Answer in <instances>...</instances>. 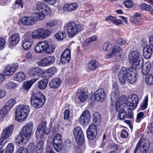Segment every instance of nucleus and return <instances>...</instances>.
<instances>
[{
	"mask_svg": "<svg viewBox=\"0 0 153 153\" xmlns=\"http://www.w3.org/2000/svg\"><path fill=\"white\" fill-rule=\"evenodd\" d=\"M139 101L137 96L135 94L129 96L128 97L122 96L117 100L116 103L117 109L124 108L127 105L128 109L131 110H134L137 107Z\"/></svg>",
	"mask_w": 153,
	"mask_h": 153,
	"instance_id": "1",
	"label": "nucleus"
},
{
	"mask_svg": "<svg viewBox=\"0 0 153 153\" xmlns=\"http://www.w3.org/2000/svg\"><path fill=\"white\" fill-rule=\"evenodd\" d=\"M30 110V108L28 105H19L16 108V119L19 122L25 120L28 116Z\"/></svg>",
	"mask_w": 153,
	"mask_h": 153,
	"instance_id": "2",
	"label": "nucleus"
},
{
	"mask_svg": "<svg viewBox=\"0 0 153 153\" xmlns=\"http://www.w3.org/2000/svg\"><path fill=\"white\" fill-rule=\"evenodd\" d=\"M128 58L129 62L131 64L132 67L135 68L139 66L140 62L143 59L141 53L134 49L131 51Z\"/></svg>",
	"mask_w": 153,
	"mask_h": 153,
	"instance_id": "3",
	"label": "nucleus"
},
{
	"mask_svg": "<svg viewBox=\"0 0 153 153\" xmlns=\"http://www.w3.org/2000/svg\"><path fill=\"white\" fill-rule=\"evenodd\" d=\"M44 18V15L41 13H34L31 16H24L22 17L21 22L23 25L30 26L35 24L37 20H41Z\"/></svg>",
	"mask_w": 153,
	"mask_h": 153,
	"instance_id": "4",
	"label": "nucleus"
},
{
	"mask_svg": "<svg viewBox=\"0 0 153 153\" xmlns=\"http://www.w3.org/2000/svg\"><path fill=\"white\" fill-rule=\"evenodd\" d=\"M34 50L38 53H41L44 51L46 53L50 54L54 51L55 48L51 45H49L48 42L44 40L39 42L35 46Z\"/></svg>",
	"mask_w": 153,
	"mask_h": 153,
	"instance_id": "5",
	"label": "nucleus"
},
{
	"mask_svg": "<svg viewBox=\"0 0 153 153\" xmlns=\"http://www.w3.org/2000/svg\"><path fill=\"white\" fill-rule=\"evenodd\" d=\"M30 98V103L32 106L36 108H41L45 102L44 95L41 93H33Z\"/></svg>",
	"mask_w": 153,
	"mask_h": 153,
	"instance_id": "6",
	"label": "nucleus"
},
{
	"mask_svg": "<svg viewBox=\"0 0 153 153\" xmlns=\"http://www.w3.org/2000/svg\"><path fill=\"white\" fill-rule=\"evenodd\" d=\"M65 28L69 36L71 37L75 36L84 29L82 25L80 24H76L74 22H69L66 24L65 26Z\"/></svg>",
	"mask_w": 153,
	"mask_h": 153,
	"instance_id": "7",
	"label": "nucleus"
},
{
	"mask_svg": "<svg viewBox=\"0 0 153 153\" xmlns=\"http://www.w3.org/2000/svg\"><path fill=\"white\" fill-rule=\"evenodd\" d=\"M149 142L148 140L140 138L135 146L134 153H137L139 149L141 153H147L149 149Z\"/></svg>",
	"mask_w": 153,
	"mask_h": 153,
	"instance_id": "8",
	"label": "nucleus"
},
{
	"mask_svg": "<svg viewBox=\"0 0 153 153\" xmlns=\"http://www.w3.org/2000/svg\"><path fill=\"white\" fill-rule=\"evenodd\" d=\"M50 33L48 29L39 28L32 32L31 37L33 39H44L49 36Z\"/></svg>",
	"mask_w": 153,
	"mask_h": 153,
	"instance_id": "9",
	"label": "nucleus"
},
{
	"mask_svg": "<svg viewBox=\"0 0 153 153\" xmlns=\"http://www.w3.org/2000/svg\"><path fill=\"white\" fill-rule=\"evenodd\" d=\"M73 134L76 140L79 145H82L84 143V136L81 127L77 126L73 129Z\"/></svg>",
	"mask_w": 153,
	"mask_h": 153,
	"instance_id": "10",
	"label": "nucleus"
},
{
	"mask_svg": "<svg viewBox=\"0 0 153 153\" xmlns=\"http://www.w3.org/2000/svg\"><path fill=\"white\" fill-rule=\"evenodd\" d=\"M31 135L21 132L20 134L16 139V143L18 145L23 146L26 144L28 142Z\"/></svg>",
	"mask_w": 153,
	"mask_h": 153,
	"instance_id": "11",
	"label": "nucleus"
},
{
	"mask_svg": "<svg viewBox=\"0 0 153 153\" xmlns=\"http://www.w3.org/2000/svg\"><path fill=\"white\" fill-rule=\"evenodd\" d=\"M33 42V39L29 33H26L22 42V46L25 50H29L31 47Z\"/></svg>",
	"mask_w": 153,
	"mask_h": 153,
	"instance_id": "12",
	"label": "nucleus"
},
{
	"mask_svg": "<svg viewBox=\"0 0 153 153\" xmlns=\"http://www.w3.org/2000/svg\"><path fill=\"white\" fill-rule=\"evenodd\" d=\"M62 137L60 134H56L53 139V146L57 152L60 151L63 148Z\"/></svg>",
	"mask_w": 153,
	"mask_h": 153,
	"instance_id": "13",
	"label": "nucleus"
},
{
	"mask_svg": "<svg viewBox=\"0 0 153 153\" xmlns=\"http://www.w3.org/2000/svg\"><path fill=\"white\" fill-rule=\"evenodd\" d=\"M36 8L38 11L41 12L38 13H41L44 15V17L46 15H50L51 13V10L49 7L46 4L42 2H39L37 3Z\"/></svg>",
	"mask_w": 153,
	"mask_h": 153,
	"instance_id": "14",
	"label": "nucleus"
},
{
	"mask_svg": "<svg viewBox=\"0 0 153 153\" xmlns=\"http://www.w3.org/2000/svg\"><path fill=\"white\" fill-rule=\"evenodd\" d=\"M46 124L45 122H42L38 127L36 131V136L38 139L42 137L45 134H47L45 132Z\"/></svg>",
	"mask_w": 153,
	"mask_h": 153,
	"instance_id": "15",
	"label": "nucleus"
},
{
	"mask_svg": "<svg viewBox=\"0 0 153 153\" xmlns=\"http://www.w3.org/2000/svg\"><path fill=\"white\" fill-rule=\"evenodd\" d=\"M91 114L88 110H85L80 117L79 122L81 125H86L89 122L90 120Z\"/></svg>",
	"mask_w": 153,
	"mask_h": 153,
	"instance_id": "16",
	"label": "nucleus"
},
{
	"mask_svg": "<svg viewBox=\"0 0 153 153\" xmlns=\"http://www.w3.org/2000/svg\"><path fill=\"white\" fill-rule=\"evenodd\" d=\"M19 64L18 63L13 64L11 65H8L6 67L4 71V73L7 76L13 75L18 69Z\"/></svg>",
	"mask_w": 153,
	"mask_h": 153,
	"instance_id": "17",
	"label": "nucleus"
},
{
	"mask_svg": "<svg viewBox=\"0 0 153 153\" xmlns=\"http://www.w3.org/2000/svg\"><path fill=\"white\" fill-rule=\"evenodd\" d=\"M20 36L19 34L15 33L10 36L9 38V45L12 46L16 45L19 42Z\"/></svg>",
	"mask_w": 153,
	"mask_h": 153,
	"instance_id": "18",
	"label": "nucleus"
},
{
	"mask_svg": "<svg viewBox=\"0 0 153 153\" xmlns=\"http://www.w3.org/2000/svg\"><path fill=\"white\" fill-rule=\"evenodd\" d=\"M71 58V51L69 49H66L62 53L61 56V61L63 64L68 63Z\"/></svg>",
	"mask_w": 153,
	"mask_h": 153,
	"instance_id": "19",
	"label": "nucleus"
},
{
	"mask_svg": "<svg viewBox=\"0 0 153 153\" xmlns=\"http://www.w3.org/2000/svg\"><path fill=\"white\" fill-rule=\"evenodd\" d=\"M13 129L14 126L12 124L5 127L1 134L2 137L4 139H7L12 134Z\"/></svg>",
	"mask_w": 153,
	"mask_h": 153,
	"instance_id": "20",
	"label": "nucleus"
},
{
	"mask_svg": "<svg viewBox=\"0 0 153 153\" xmlns=\"http://www.w3.org/2000/svg\"><path fill=\"white\" fill-rule=\"evenodd\" d=\"M105 97V94L104 90L103 89L97 90L94 95V99L97 101H103Z\"/></svg>",
	"mask_w": 153,
	"mask_h": 153,
	"instance_id": "21",
	"label": "nucleus"
},
{
	"mask_svg": "<svg viewBox=\"0 0 153 153\" xmlns=\"http://www.w3.org/2000/svg\"><path fill=\"white\" fill-rule=\"evenodd\" d=\"M119 95V92L117 85L114 83L113 85L110 97L112 101H115Z\"/></svg>",
	"mask_w": 153,
	"mask_h": 153,
	"instance_id": "22",
	"label": "nucleus"
},
{
	"mask_svg": "<svg viewBox=\"0 0 153 153\" xmlns=\"http://www.w3.org/2000/svg\"><path fill=\"white\" fill-rule=\"evenodd\" d=\"M16 102V100L14 98H11L5 104L4 108L0 110L6 112L5 115L9 110L13 106Z\"/></svg>",
	"mask_w": 153,
	"mask_h": 153,
	"instance_id": "23",
	"label": "nucleus"
},
{
	"mask_svg": "<svg viewBox=\"0 0 153 153\" xmlns=\"http://www.w3.org/2000/svg\"><path fill=\"white\" fill-rule=\"evenodd\" d=\"M33 126V123L32 122H29L23 127L21 131L31 135Z\"/></svg>",
	"mask_w": 153,
	"mask_h": 153,
	"instance_id": "24",
	"label": "nucleus"
},
{
	"mask_svg": "<svg viewBox=\"0 0 153 153\" xmlns=\"http://www.w3.org/2000/svg\"><path fill=\"white\" fill-rule=\"evenodd\" d=\"M152 54V50L150 46L147 45L144 47L143 50V54L145 58L149 59Z\"/></svg>",
	"mask_w": 153,
	"mask_h": 153,
	"instance_id": "25",
	"label": "nucleus"
},
{
	"mask_svg": "<svg viewBox=\"0 0 153 153\" xmlns=\"http://www.w3.org/2000/svg\"><path fill=\"white\" fill-rule=\"evenodd\" d=\"M78 7V4L75 3L65 4L63 7V10L65 12H71L76 10Z\"/></svg>",
	"mask_w": 153,
	"mask_h": 153,
	"instance_id": "26",
	"label": "nucleus"
},
{
	"mask_svg": "<svg viewBox=\"0 0 153 153\" xmlns=\"http://www.w3.org/2000/svg\"><path fill=\"white\" fill-rule=\"evenodd\" d=\"M43 72L42 69L39 67H34L30 68L28 71L29 75L32 77H35L39 74Z\"/></svg>",
	"mask_w": 153,
	"mask_h": 153,
	"instance_id": "27",
	"label": "nucleus"
},
{
	"mask_svg": "<svg viewBox=\"0 0 153 153\" xmlns=\"http://www.w3.org/2000/svg\"><path fill=\"white\" fill-rule=\"evenodd\" d=\"M61 82V79L56 77L52 79L49 83V86L51 88H56L59 87Z\"/></svg>",
	"mask_w": 153,
	"mask_h": 153,
	"instance_id": "28",
	"label": "nucleus"
},
{
	"mask_svg": "<svg viewBox=\"0 0 153 153\" xmlns=\"http://www.w3.org/2000/svg\"><path fill=\"white\" fill-rule=\"evenodd\" d=\"M112 53L116 59H119L122 56L123 52L119 46L115 45L112 49Z\"/></svg>",
	"mask_w": 153,
	"mask_h": 153,
	"instance_id": "29",
	"label": "nucleus"
},
{
	"mask_svg": "<svg viewBox=\"0 0 153 153\" xmlns=\"http://www.w3.org/2000/svg\"><path fill=\"white\" fill-rule=\"evenodd\" d=\"M99 66V63L97 61L92 60L88 63L87 68L88 70L94 71Z\"/></svg>",
	"mask_w": 153,
	"mask_h": 153,
	"instance_id": "30",
	"label": "nucleus"
},
{
	"mask_svg": "<svg viewBox=\"0 0 153 153\" xmlns=\"http://www.w3.org/2000/svg\"><path fill=\"white\" fill-rule=\"evenodd\" d=\"M132 70H131V72L127 76V80L131 84H133L137 80V75Z\"/></svg>",
	"mask_w": 153,
	"mask_h": 153,
	"instance_id": "31",
	"label": "nucleus"
},
{
	"mask_svg": "<svg viewBox=\"0 0 153 153\" xmlns=\"http://www.w3.org/2000/svg\"><path fill=\"white\" fill-rule=\"evenodd\" d=\"M115 106H116L115 105ZM123 108H119L117 109V107L116 106V109L117 111H119L118 114V119L119 120H123L125 119L127 116V114L126 111L123 109Z\"/></svg>",
	"mask_w": 153,
	"mask_h": 153,
	"instance_id": "32",
	"label": "nucleus"
},
{
	"mask_svg": "<svg viewBox=\"0 0 153 153\" xmlns=\"http://www.w3.org/2000/svg\"><path fill=\"white\" fill-rule=\"evenodd\" d=\"M55 59V58L53 56L48 57L43 59L42 63L44 66L50 65L54 62Z\"/></svg>",
	"mask_w": 153,
	"mask_h": 153,
	"instance_id": "33",
	"label": "nucleus"
},
{
	"mask_svg": "<svg viewBox=\"0 0 153 153\" xmlns=\"http://www.w3.org/2000/svg\"><path fill=\"white\" fill-rule=\"evenodd\" d=\"M38 79V78H34L28 82H25L23 84V88L26 90H28L32 84Z\"/></svg>",
	"mask_w": 153,
	"mask_h": 153,
	"instance_id": "34",
	"label": "nucleus"
},
{
	"mask_svg": "<svg viewBox=\"0 0 153 153\" xmlns=\"http://www.w3.org/2000/svg\"><path fill=\"white\" fill-rule=\"evenodd\" d=\"M151 67V64L149 62H146L142 66V72L144 75L146 74L149 71Z\"/></svg>",
	"mask_w": 153,
	"mask_h": 153,
	"instance_id": "35",
	"label": "nucleus"
},
{
	"mask_svg": "<svg viewBox=\"0 0 153 153\" xmlns=\"http://www.w3.org/2000/svg\"><path fill=\"white\" fill-rule=\"evenodd\" d=\"M14 77L16 81L21 82L25 79L26 75L24 72H20L16 73Z\"/></svg>",
	"mask_w": 153,
	"mask_h": 153,
	"instance_id": "36",
	"label": "nucleus"
},
{
	"mask_svg": "<svg viewBox=\"0 0 153 153\" xmlns=\"http://www.w3.org/2000/svg\"><path fill=\"white\" fill-rule=\"evenodd\" d=\"M48 83L47 79H44L38 82V87L40 89H44L47 87Z\"/></svg>",
	"mask_w": 153,
	"mask_h": 153,
	"instance_id": "37",
	"label": "nucleus"
},
{
	"mask_svg": "<svg viewBox=\"0 0 153 153\" xmlns=\"http://www.w3.org/2000/svg\"><path fill=\"white\" fill-rule=\"evenodd\" d=\"M66 35L65 31H59L55 35V36L58 40L61 41L66 37Z\"/></svg>",
	"mask_w": 153,
	"mask_h": 153,
	"instance_id": "38",
	"label": "nucleus"
},
{
	"mask_svg": "<svg viewBox=\"0 0 153 153\" xmlns=\"http://www.w3.org/2000/svg\"><path fill=\"white\" fill-rule=\"evenodd\" d=\"M131 70H132V69L131 68L127 69L126 68L123 67L120 70L119 75H125L127 76L129 74V72H131Z\"/></svg>",
	"mask_w": 153,
	"mask_h": 153,
	"instance_id": "39",
	"label": "nucleus"
},
{
	"mask_svg": "<svg viewBox=\"0 0 153 153\" xmlns=\"http://www.w3.org/2000/svg\"><path fill=\"white\" fill-rule=\"evenodd\" d=\"M93 121L97 125H99L101 122L100 115L98 112H96L94 114Z\"/></svg>",
	"mask_w": 153,
	"mask_h": 153,
	"instance_id": "40",
	"label": "nucleus"
},
{
	"mask_svg": "<svg viewBox=\"0 0 153 153\" xmlns=\"http://www.w3.org/2000/svg\"><path fill=\"white\" fill-rule=\"evenodd\" d=\"M5 86L7 89L11 90L15 88L17 85L16 83L12 81H9L6 83Z\"/></svg>",
	"mask_w": 153,
	"mask_h": 153,
	"instance_id": "41",
	"label": "nucleus"
},
{
	"mask_svg": "<svg viewBox=\"0 0 153 153\" xmlns=\"http://www.w3.org/2000/svg\"><path fill=\"white\" fill-rule=\"evenodd\" d=\"M44 142L42 141H39L36 144V149L37 153H43V147Z\"/></svg>",
	"mask_w": 153,
	"mask_h": 153,
	"instance_id": "42",
	"label": "nucleus"
},
{
	"mask_svg": "<svg viewBox=\"0 0 153 153\" xmlns=\"http://www.w3.org/2000/svg\"><path fill=\"white\" fill-rule=\"evenodd\" d=\"M146 82L149 85H153V76L152 74H149L146 76L145 78Z\"/></svg>",
	"mask_w": 153,
	"mask_h": 153,
	"instance_id": "43",
	"label": "nucleus"
},
{
	"mask_svg": "<svg viewBox=\"0 0 153 153\" xmlns=\"http://www.w3.org/2000/svg\"><path fill=\"white\" fill-rule=\"evenodd\" d=\"M57 69L55 67H51L46 70L47 75L51 76L57 72Z\"/></svg>",
	"mask_w": 153,
	"mask_h": 153,
	"instance_id": "44",
	"label": "nucleus"
},
{
	"mask_svg": "<svg viewBox=\"0 0 153 153\" xmlns=\"http://www.w3.org/2000/svg\"><path fill=\"white\" fill-rule=\"evenodd\" d=\"M148 102V97L146 96L145 97L143 101L140 104V108L142 110H144L146 108Z\"/></svg>",
	"mask_w": 153,
	"mask_h": 153,
	"instance_id": "45",
	"label": "nucleus"
},
{
	"mask_svg": "<svg viewBox=\"0 0 153 153\" xmlns=\"http://www.w3.org/2000/svg\"><path fill=\"white\" fill-rule=\"evenodd\" d=\"M14 150V145L12 143L8 144L5 149L4 153H12Z\"/></svg>",
	"mask_w": 153,
	"mask_h": 153,
	"instance_id": "46",
	"label": "nucleus"
},
{
	"mask_svg": "<svg viewBox=\"0 0 153 153\" xmlns=\"http://www.w3.org/2000/svg\"><path fill=\"white\" fill-rule=\"evenodd\" d=\"M70 111L68 110H65L64 112V119L65 120H68L69 123L68 124V126H70L71 125V122L70 121L69 118H70Z\"/></svg>",
	"mask_w": 153,
	"mask_h": 153,
	"instance_id": "47",
	"label": "nucleus"
},
{
	"mask_svg": "<svg viewBox=\"0 0 153 153\" xmlns=\"http://www.w3.org/2000/svg\"><path fill=\"white\" fill-rule=\"evenodd\" d=\"M112 47V45L108 42L104 43L102 46L103 50L106 51H110Z\"/></svg>",
	"mask_w": 153,
	"mask_h": 153,
	"instance_id": "48",
	"label": "nucleus"
},
{
	"mask_svg": "<svg viewBox=\"0 0 153 153\" xmlns=\"http://www.w3.org/2000/svg\"><path fill=\"white\" fill-rule=\"evenodd\" d=\"M87 132L91 133H97V126L94 125L92 124L90 125L88 128Z\"/></svg>",
	"mask_w": 153,
	"mask_h": 153,
	"instance_id": "49",
	"label": "nucleus"
},
{
	"mask_svg": "<svg viewBox=\"0 0 153 153\" xmlns=\"http://www.w3.org/2000/svg\"><path fill=\"white\" fill-rule=\"evenodd\" d=\"M140 8L142 10L146 11H149L151 9V7L150 5L145 3H142L139 5Z\"/></svg>",
	"mask_w": 153,
	"mask_h": 153,
	"instance_id": "50",
	"label": "nucleus"
},
{
	"mask_svg": "<svg viewBox=\"0 0 153 153\" xmlns=\"http://www.w3.org/2000/svg\"><path fill=\"white\" fill-rule=\"evenodd\" d=\"M87 94L84 92H82L78 97V99L81 102H84L86 100Z\"/></svg>",
	"mask_w": 153,
	"mask_h": 153,
	"instance_id": "51",
	"label": "nucleus"
},
{
	"mask_svg": "<svg viewBox=\"0 0 153 153\" xmlns=\"http://www.w3.org/2000/svg\"><path fill=\"white\" fill-rule=\"evenodd\" d=\"M144 117V114L143 112H140L137 114L135 121L136 123H139Z\"/></svg>",
	"mask_w": 153,
	"mask_h": 153,
	"instance_id": "52",
	"label": "nucleus"
},
{
	"mask_svg": "<svg viewBox=\"0 0 153 153\" xmlns=\"http://www.w3.org/2000/svg\"><path fill=\"white\" fill-rule=\"evenodd\" d=\"M97 36L95 35L87 39L84 42V43L86 45H88L91 42L96 41L97 40Z\"/></svg>",
	"mask_w": 153,
	"mask_h": 153,
	"instance_id": "53",
	"label": "nucleus"
},
{
	"mask_svg": "<svg viewBox=\"0 0 153 153\" xmlns=\"http://www.w3.org/2000/svg\"><path fill=\"white\" fill-rule=\"evenodd\" d=\"M118 78L119 81L122 85L125 84L126 82V79H127V76L125 75H119Z\"/></svg>",
	"mask_w": 153,
	"mask_h": 153,
	"instance_id": "54",
	"label": "nucleus"
},
{
	"mask_svg": "<svg viewBox=\"0 0 153 153\" xmlns=\"http://www.w3.org/2000/svg\"><path fill=\"white\" fill-rule=\"evenodd\" d=\"M57 23V21L56 20H53L49 21L46 23V26L48 27H53L56 25Z\"/></svg>",
	"mask_w": 153,
	"mask_h": 153,
	"instance_id": "55",
	"label": "nucleus"
},
{
	"mask_svg": "<svg viewBox=\"0 0 153 153\" xmlns=\"http://www.w3.org/2000/svg\"><path fill=\"white\" fill-rule=\"evenodd\" d=\"M16 153H28V151L26 148L21 147L16 151Z\"/></svg>",
	"mask_w": 153,
	"mask_h": 153,
	"instance_id": "56",
	"label": "nucleus"
},
{
	"mask_svg": "<svg viewBox=\"0 0 153 153\" xmlns=\"http://www.w3.org/2000/svg\"><path fill=\"white\" fill-rule=\"evenodd\" d=\"M87 137L88 139L92 140L94 139L97 135V133H95L93 132H87Z\"/></svg>",
	"mask_w": 153,
	"mask_h": 153,
	"instance_id": "57",
	"label": "nucleus"
},
{
	"mask_svg": "<svg viewBox=\"0 0 153 153\" xmlns=\"http://www.w3.org/2000/svg\"><path fill=\"white\" fill-rule=\"evenodd\" d=\"M147 133L153 134V123H149L147 127Z\"/></svg>",
	"mask_w": 153,
	"mask_h": 153,
	"instance_id": "58",
	"label": "nucleus"
},
{
	"mask_svg": "<svg viewBox=\"0 0 153 153\" xmlns=\"http://www.w3.org/2000/svg\"><path fill=\"white\" fill-rule=\"evenodd\" d=\"M124 4L126 7L129 8L132 6L133 3L130 0H127L124 2Z\"/></svg>",
	"mask_w": 153,
	"mask_h": 153,
	"instance_id": "59",
	"label": "nucleus"
},
{
	"mask_svg": "<svg viewBox=\"0 0 153 153\" xmlns=\"http://www.w3.org/2000/svg\"><path fill=\"white\" fill-rule=\"evenodd\" d=\"M128 134L127 131L126 129H123L121 131V137L123 138H125L128 137Z\"/></svg>",
	"mask_w": 153,
	"mask_h": 153,
	"instance_id": "60",
	"label": "nucleus"
},
{
	"mask_svg": "<svg viewBox=\"0 0 153 153\" xmlns=\"http://www.w3.org/2000/svg\"><path fill=\"white\" fill-rule=\"evenodd\" d=\"M6 94V91L2 88H0V99L4 98Z\"/></svg>",
	"mask_w": 153,
	"mask_h": 153,
	"instance_id": "61",
	"label": "nucleus"
},
{
	"mask_svg": "<svg viewBox=\"0 0 153 153\" xmlns=\"http://www.w3.org/2000/svg\"><path fill=\"white\" fill-rule=\"evenodd\" d=\"M130 20L132 22L137 24V22L139 21V18L138 17L134 16L132 18H131Z\"/></svg>",
	"mask_w": 153,
	"mask_h": 153,
	"instance_id": "62",
	"label": "nucleus"
},
{
	"mask_svg": "<svg viewBox=\"0 0 153 153\" xmlns=\"http://www.w3.org/2000/svg\"><path fill=\"white\" fill-rule=\"evenodd\" d=\"M131 111L132 110H131V111L128 112L127 114L126 117L128 119H131L132 118L133 116V113Z\"/></svg>",
	"mask_w": 153,
	"mask_h": 153,
	"instance_id": "63",
	"label": "nucleus"
},
{
	"mask_svg": "<svg viewBox=\"0 0 153 153\" xmlns=\"http://www.w3.org/2000/svg\"><path fill=\"white\" fill-rule=\"evenodd\" d=\"M120 69V67L118 65H115L113 68L112 70L114 73L117 72Z\"/></svg>",
	"mask_w": 153,
	"mask_h": 153,
	"instance_id": "64",
	"label": "nucleus"
}]
</instances>
